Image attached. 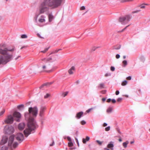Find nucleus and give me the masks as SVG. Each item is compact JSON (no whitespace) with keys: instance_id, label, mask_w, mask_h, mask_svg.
Returning a JSON list of instances; mask_svg holds the SVG:
<instances>
[{"instance_id":"obj_1","label":"nucleus","mask_w":150,"mask_h":150,"mask_svg":"<svg viewBox=\"0 0 150 150\" xmlns=\"http://www.w3.org/2000/svg\"><path fill=\"white\" fill-rule=\"evenodd\" d=\"M65 0H45L40 6L39 9L40 13H43L47 11L48 6L55 8L60 6Z\"/></svg>"},{"instance_id":"obj_2","label":"nucleus","mask_w":150,"mask_h":150,"mask_svg":"<svg viewBox=\"0 0 150 150\" xmlns=\"http://www.w3.org/2000/svg\"><path fill=\"white\" fill-rule=\"evenodd\" d=\"M9 50L6 48H0V64H5L9 60Z\"/></svg>"},{"instance_id":"obj_3","label":"nucleus","mask_w":150,"mask_h":150,"mask_svg":"<svg viewBox=\"0 0 150 150\" xmlns=\"http://www.w3.org/2000/svg\"><path fill=\"white\" fill-rule=\"evenodd\" d=\"M28 127V128L24 131V134L26 137H27L32 131L34 130L38 127L33 118L30 117L29 118Z\"/></svg>"},{"instance_id":"obj_4","label":"nucleus","mask_w":150,"mask_h":150,"mask_svg":"<svg viewBox=\"0 0 150 150\" xmlns=\"http://www.w3.org/2000/svg\"><path fill=\"white\" fill-rule=\"evenodd\" d=\"M28 111V113L25 114V115L26 117H29L30 115H31L33 117L37 116L38 112V109L37 107L29 108Z\"/></svg>"},{"instance_id":"obj_5","label":"nucleus","mask_w":150,"mask_h":150,"mask_svg":"<svg viewBox=\"0 0 150 150\" xmlns=\"http://www.w3.org/2000/svg\"><path fill=\"white\" fill-rule=\"evenodd\" d=\"M21 117V115L20 112L17 111L14 112L12 115H10V124L12 123L14 120L19 122Z\"/></svg>"},{"instance_id":"obj_6","label":"nucleus","mask_w":150,"mask_h":150,"mask_svg":"<svg viewBox=\"0 0 150 150\" xmlns=\"http://www.w3.org/2000/svg\"><path fill=\"white\" fill-rule=\"evenodd\" d=\"M14 137L15 136L13 134L10 135V150H13V149L11 148L12 146L14 149H15L18 145V144L15 141Z\"/></svg>"},{"instance_id":"obj_7","label":"nucleus","mask_w":150,"mask_h":150,"mask_svg":"<svg viewBox=\"0 0 150 150\" xmlns=\"http://www.w3.org/2000/svg\"><path fill=\"white\" fill-rule=\"evenodd\" d=\"M131 18L129 16L127 15L123 17H121L119 18V21L123 25L127 24L130 21Z\"/></svg>"},{"instance_id":"obj_8","label":"nucleus","mask_w":150,"mask_h":150,"mask_svg":"<svg viewBox=\"0 0 150 150\" xmlns=\"http://www.w3.org/2000/svg\"><path fill=\"white\" fill-rule=\"evenodd\" d=\"M16 138L19 143H21L24 139L23 135L21 133H18L16 135Z\"/></svg>"},{"instance_id":"obj_9","label":"nucleus","mask_w":150,"mask_h":150,"mask_svg":"<svg viewBox=\"0 0 150 150\" xmlns=\"http://www.w3.org/2000/svg\"><path fill=\"white\" fill-rule=\"evenodd\" d=\"M16 52L10 53V61L11 60H16L19 57H21L20 56H18L16 57H15Z\"/></svg>"},{"instance_id":"obj_10","label":"nucleus","mask_w":150,"mask_h":150,"mask_svg":"<svg viewBox=\"0 0 150 150\" xmlns=\"http://www.w3.org/2000/svg\"><path fill=\"white\" fill-rule=\"evenodd\" d=\"M8 137L5 136H4L2 138V139L0 142V144L1 145H4L7 143L8 141Z\"/></svg>"},{"instance_id":"obj_11","label":"nucleus","mask_w":150,"mask_h":150,"mask_svg":"<svg viewBox=\"0 0 150 150\" xmlns=\"http://www.w3.org/2000/svg\"><path fill=\"white\" fill-rule=\"evenodd\" d=\"M52 60L51 58H44L41 59V63L42 64H44Z\"/></svg>"},{"instance_id":"obj_12","label":"nucleus","mask_w":150,"mask_h":150,"mask_svg":"<svg viewBox=\"0 0 150 150\" xmlns=\"http://www.w3.org/2000/svg\"><path fill=\"white\" fill-rule=\"evenodd\" d=\"M4 133L5 134L9 135V125H7L5 126L4 130Z\"/></svg>"},{"instance_id":"obj_13","label":"nucleus","mask_w":150,"mask_h":150,"mask_svg":"<svg viewBox=\"0 0 150 150\" xmlns=\"http://www.w3.org/2000/svg\"><path fill=\"white\" fill-rule=\"evenodd\" d=\"M46 17L43 15H41L38 19V21L40 23H43L46 21Z\"/></svg>"},{"instance_id":"obj_14","label":"nucleus","mask_w":150,"mask_h":150,"mask_svg":"<svg viewBox=\"0 0 150 150\" xmlns=\"http://www.w3.org/2000/svg\"><path fill=\"white\" fill-rule=\"evenodd\" d=\"M45 107H41L39 112V115L40 117L42 116L44 111L46 110Z\"/></svg>"},{"instance_id":"obj_15","label":"nucleus","mask_w":150,"mask_h":150,"mask_svg":"<svg viewBox=\"0 0 150 150\" xmlns=\"http://www.w3.org/2000/svg\"><path fill=\"white\" fill-rule=\"evenodd\" d=\"M25 127V124L24 123H21L18 125V128L19 130H22L24 129Z\"/></svg>"},{"instance_id":"obj_16","label":"nucleus","mask_w":150,"mask_h":150,"mask_svg":"<svg viewBox=\"0 0 150 150\" xmlns=\"http://www.w3.org/2000/svg\"><path fill=\"white\" fill-rule=\"evenodd\" d=\"M75 71V67L72 66L68 70V72L69 74L71 75L73 74Z\"/></svg>"},{"instance_id":"obj_17","label":"nucleus","mask_w":150,"mask_h":150,"mask_svg":"<svg viewBox=\"0 0 150 150\" xmlns=\"http://www.w3.org/2000/svg\"><path fill=\"white\" fill-rule=\"evenodd\" d=\"M9 141H8V146H3L1 147H0V150H7L9 147Z\"/></svg>"},{"instance_id":"obj_18","label":"nucleus","mask_w":150,"mask_h":150,"mask_svg":"<svg viewBox=\"0 0 150 150\" xmlns=\"http://www.w3.org/2000/svg\"><path fill=\"white\" fill-rule=\"evenodd\" d=\"M9 116H8L7 118L4 120V122L3 123L4 124L9 125Z\"/></svg>"},{"instance_id":"obj_19","label":"nucleus","mask_w":150,"mask_h":150,"mask_svg":"<svg viewBox=\"0 0 150 150\" xmlns=\"http://www.w3.org/2000/svg\"><path fill=\"white\" fill-rule=\"evenodd\" d=\"M83 114V112H79L77 113L76 117L77 119H79Z\"/></svg>"},{"instance_id":"obj_20","label":"nucleus","mask_w":150,"mask_h":150,"mask_svg":"<svg viewBox=\"0 0 150 150\" xmlns=\"http://www.w3.org/2000/svg\"><path fill=\"white\" fill-rule=\"evenodd\" d=\"M16 49L15 46H12L10 48V53L16 52Z\"/></svg>"},{"instance_id":"obj_21","label":"nucleus","mask_w":150,"mask_h":150,"mask_svg":"<svg viewBox=\"0 0 150 150\" xmlns=\"http://www.w3.org/2000/svg\"><path fill=\"white\" fill-rule=\"evenodd\" d=\"M113 146L114 145L113 144V142H110V143L107 146L109 148H111V150L113 149Z\"/></svg>"},{"instance_id":"obj_22","label":"nucleus","mask_w":150,"mask_h":150,"mask_svg":"<svg viewBox=\"0 0 150 150\" xmlns=\"http://www.w3.org/2000/svg\"><path fill=\"white\" fill-rule=\"evenodd\" d=\"M42 69L43 71L47 72H50L51 71H47V66L46 64H44L42 66Z\"/></svg>"},{"instance_id":"obj_23","label":"nucleus","mask_w":150,"mask_h":150,"mask_svg":"<svg viewBox=\"0 0 150 150\" xmlns=\"http://www.w3.org/2000/svg\"><path fill=\"white\" fill-rule=\"evenodd\" d=\"M48 16L49 21L51 22L54 18V16L51 14H49Z\"/></svg>"},{"instance_id":"obj_24","label":"nucleus","mask_w":150,"mask_h":150,"mask_svg":"<svg viewBox=\"0 0 150 150\" xmlns=\"http://www.w3.org/2000/svg\"><path fill=\"white\" fill-rule=\"evenodd\" d=\"M90 138L88 136H86V139L84 138L83 139L82 142L84 144H85L86 141H88L89 140Z\"/></svg>"},{"instance_id":"obj_25","label":"nucleus","mask_w":150,"mask_h":150,"mask_svg":"<svg viewBox=\"0 0 150 150\" xmlns=\"http://www.w3.org/2000/svg\"><path fill=\"white\" fill-rule=\"evenodd\" d=\"M134 0H120L121 2L124 3L127 2H132Z\"/></svg>"},{"instance_id":"obj_26","label":"nucleus","mask_w":150,"mask_h":150,"mask_svg":"<svg viewBox=\"0 0 150 150\" xmlns=\"http://www.w3.org/2000/svg\"><path fill=\"white\" fill-rule=\"evenodd\" d=\"M129 143V142L128 141H126L125 142H124L123 143V146L125 148H126L127 147V144Z\"/></svg>"},{"instance_id":"obj_27","label":"nucleus","mask_w":150,"mask_h":150,"mask_svg":"<svg viewBox=\"0 0 150 150\" xmlns=\"http://www.w3.org/2000/svg\"><path fill=\"white\" fill-rule=\"evenodd\" d=\"M112 110V109L111 107L109 108L107 110L106 112L108 113L111 112Z\"/></svg>"},{"instance_id":"obj_28","label":"nucleus","mask_w":150,"mask_h":150,"mask_svg":"<svg viewBox=\"0 0 150 150\" xmlns=\"http://www.w3.org/2000/svg\"><path fill=\"white\" fill-rule=\"evenodd\" d=\"M104 84L103 83H101L98 86V87L102 88H104Z\"/></svg>"},{"instance_id":"obj_29","label":"nucleus","mask_w":150,"mask_h":150,"mask_svg":"<svg viewBox=\"0 0 150 150\" xmlns=\"http://www.w3.org/2000/svg\"><path fill=\"white\" fill-rule=\"evenodd\" d=\"M122 64H123V66L125 67L127 65V62L126 60H124L122 61Z\"/></svg>"},{"instance_id":"obj_30","label":"nucleus","mask_w":150,"mask_h":150,"mask_svg":"<svg viewBox=\"0 0 150 150\" xmlns=\"http://www.w3.org/2000/svg\"><path fill=\"white\" fill-rule=\"evenodd\" d=\"M127 83V81H124L122 82L121 83V85L122 86H124L126 85Z\"/></svg>"},{"instance_id":"obj_31","label":"nucleus","mask_w":150,"mask_h":150,"mask_svg":"<svg viewBox=\"0 0 150 150\" xmlns=\"http://www.w3.org/2000/svg\"><path fill=\"white\" fill-rule=\"evenodd\" d=\"M129 25L127 26H126L124 28H123V29H122L121 31H117V32L118 33H121V32H123V31H124L126 29V28L128 27L129 26Z\"/></svg>"},{"instance_id":"obj_32","label":"nucleus","mask_w":150,"mask_h":150,"mask_svg":"<svg viewBox=\"0 0 150 150\" xmlns=\"http://www.w3.org/2000/svg\"><path fill=\"white\" fill-rule=\"evenodd\" d=\"M24 106L23 105H19L17 106V108L19 109H20L21 108H23Z\"/></svg>"},{"instance_id":"obj_33","label":"nucleus","mask_w":150,"mask_h":150,"mask_svg":"<svg viewBox=\"0 0 150 150\" xmlns=\"http://www.w3.org/2000/svg\"><path fill=\"white\" fill-rule=\"evenodd\" d=\"M27 36L25 34L22 35L21 36L22 38H27Z\"/></svg>"},{"instance_id":"obj_34","label":"nucleus","mask_w":150,"mask_h":150,"mask_svg":"<svg viewBox=\"0 0 150 150\" xmlns=\"http://www.w3.org/2000/svg\"><path fill=\"white\" fill-rule=\"evenodd\" d=\"M68 146L69 147H71L73 146V144L71 142L68 143Z\"/></svg>"},{"instance_id":"obj_35","label":"nucleus","mask_w":150,"mask_h":150,"mask_svg":"<svg viewBox=\"0 0 150 150\" xmlns=\"http://www.w3.org/2000/svg\"><path fill=\"white\" fill-rule=\"evenodd\" d=\"M68 93V91L64 92L62 93V95L64 97H65L67 95Z\"/></svg>"},{"instance_id":"obj_36","label":"nucleus","mask_w":150,"mask_h":150,"mask_svg":"<svg viewBox=\"0 0 150 150\" xmlns=\"http://www.w3.org/2000/svg\"><path fill=\"white\" fill-rule=\"evenodd\" d=\"M14 131V129L13 127H10V132H11L12 133Z\"/></svg>"},{"instance_id":"obj_37","label":"nucleus","mask_w":150,"mask_h":150,"mask_svg":"<svg viewBox=\"0 0 150 150\" xmlns=\"http://www.w3.org/2000/svg\"><path fill=\"white\" fill-rule=\"evenodd\" d=\"M49 47H48V48H46L44 50L42 51H41V52L43 53H45L48 50Z\"/></svg>"},{"instance_id":"obj_38","label":"nucleus","mask_w":150,"mask_h":150,"mask_svg":"<svg viewBox=\"0 0 150 150\" xmlns=\"http://www.w3.org/2000/svg\"><path fill=\"white\" fill-rule=\"evenodd\" d=\"M139 7L141 8H145V5L144 4H142L139 6Z\"/></svg>"},{"instance_id":"obj_39","label":"nucleus","mask_w":150,"mask_h":150,"mask_svg":"<svg viewBox=\"0 0 150 150\" xmlns=\"http://www.w3.org/2000/svg\"><path fill=\"white\" fill-rule=\"evenodd\" d=\"M93 109V108H90V109H88V110H87L86 111V112L88 113L90 112Z\"/></svg>"},{"instance_id":"obj_40","label":"nucleus","mask_w":150,"mask_h":150,"mask_svg":"<svg viewBox=\"0 0 150 150\" xmlns=\"http://www.w3.org/2000/svg\"><path fill=\"white\" fill-rule=\"evenodd\" d=\"M110 129V126H108L107 127H106L105 129V131H109Z\"/></svg>"},{"instance_id":"obj_41","label":"nucleus","mask_w":150,"mask_h":150,"mask_svg":"<svg viewBox=\"0 0 150 150\" xmlns=\"http://www.w3.org/2000/svg\"><path fill=\"white\" fill-rule=\"evenodd\" d=\"M5 112V110H3L0 112V116L2 115Z\"/></svg>"},{"instance_id":"obj_42","label":"nucleus","mask_w":150,"mask_h":150,"mask_svg":"<svg viewBox=\"0 0 150 150\" xmlns=\"http://www.w3.org/2000/svg\"><path fill=\"white\" fill-rule=\"evenodd\" d=\"M96 142L100 145H101L103 143V142H100L99 140H96Z\"/></svg>"},{"instance_id":"obj_43","label":"nucleus","mask_w":150,"mask_h":150,"mask_svg":"<svg viewBox=\"0 0 150 150\" xmlns=\"http://www.w3.org/2000/svg\"><path fill=\"white\" fill-rule=\"evenodd\" d=\"M141 10H136V11H133L132 12V13H137L139 12Z\"/></svg>"},{"instance_id":"obj_44","label":"nucleus","mask_w":150,"mask_h":150,"mask_svg":"<svg viewBox=\"0 0 150 150\" xmlns=\"http://www.w3.org/2000/svg\"><path fill=\"white\" fill-rule=\"evenodd\" d=\"M110 70L111 71H114L115 70V68L114 67L112 66L110 67Z\"/></svg>"},{"instance_id":"obj_45","label":"nucleus","mask_w":150,"mask_h":150,"mask_svg":"<svg viewBox=\"0 0 150 150\" xmlns=\"http://www.w3.org/2000/svg\"><path fill=\"white\" fill-rule=\"evenodd\" d=\"M122 100V98H119L117 99V101L118 102H121Z\"/></svg>"},{"instance_id":"obj_46","label":"nucleus","mask_w":150,"mask_h":150,"mask_svg":"<svg viewBox=\"0 0 150 150\" xmlns=\"http://www.w3.org/2000/svg\"><path fill=\"white\" fill-rule=\"evenodd\" d=\"M86 122L83 120L81 121V124L82 125H84L86 124Z\"/></svg>"},{"instance_id":"obj_47","label":"nucleus","mask_w":150,"mask_h":150,"mask_svg":"<svg viewBox=\"0 0 150 150\" xmlns=\"http://www.w3.org/2000/svg\"><path fill=\"white\" fill-rule=\"evenodd\" d=\"M85 9V8L84 6H82L80 8V10H84Z\"/></svg>"},{"instance_id":"obj_48","label":"nucleus","mask_w":150,"mask_h":150,"mask_svg":"<svg viewBox=\"0 0 150 150\" xmlns=\"http://www.w3.org/2000/svg\"><path fill=\"white\" fill-rule=\"evenodd\" d=\"M67 138V139H68V140L69 142H71V138H70V137H68Z\"/></svg>"},{"instance_id":"obj_49","label":"nucleus","mask_w":150,"mask_h":150,"mask_svg":"<svg viewBox=\"0 0 150 150\" xmlns=\"http://www.w3.org/2000/svg\"><path fill=\"white\" fill-rule=\"evenodd\" d=\"M59 50H56L55 51H54V52H52L50 54H53V53H57L59 51Z\"/></svg>"},{"instance_id":"obj_50","label":"nucleus","mask_w":150,"mask_h":150,"mask_svg":"<svg viewBox=\"0 0 150 150\" xmlns=\"http://www.w3.org/2000/svg\"><path fill=\"white\" fill-rule=\"evenodd\" d=\"M49 96V95L48 94H47L46 96H44V98H47Z\"/></svg>"},{"instance_id":"obj_51","label":"nucleus","mask_w":150,"mask_h":150,"mask_svg":"<svg viewBox=\"0 0 150 150\" xmlns=\"http://www.w3.org/2000/svg\"><path fill=\"white\" fill-rule=\"evenodd\" d=\"M120 57V55L119 54H117L116 55V58L117 59H118Z\"/></svg>"},{"instance_id":"obj_52","label":"nucleus","mask_w":150,"mask_h":150,"mask_svg":"<svg viewBox=\"0 0 150 150\" xmlns=\"http://www.w3.org/2000/svg\"><path fill=\"white\" fill-rule=\"evenodd\" d=\"M131 79V77L130 76H129L127 77V79L128 80H130Z\"/></svg>"},{"instance_id":"obj_53","label":"nucleus","mask_w":150,"mask_h":150,"mask_svg":"<svg viewBox=\"0 0 150 150\" xmlns=\"http://www.w3.org/2000/svg\"><path fill=\"white\" fill-rule=\"evenodd\" d=\"M106 93V91H101V93H102V94H105Z\"/></svg>"},{"instance_id":"obj_54","label":"nucleus","mask_w":150,"mask_h":150,"mask_svg":"<svg viewBox=\"0 0 150 150\" xmlns=\"http://www.w3.org/2000/svg\"><path fill=\"white\" fill-rule=\"evenodd\" d=\"M119 93V92L118 91H117L115 92V94L116 95H118Z\"/></svg>"},{"instance_id":"obj_55","label":"nucleus","mask_w":150,"mask_h":150,"mask_svg":"<svg viewBox=\"0 0 150 150\" xmlns=\"http://www.w3.org/2000/svg\"><path fill=\"white\" fill-rule=\"evenodd\" d=\"M111 101L113 103H115L116 102V100L114 99H112Z\"/></svg>"},{"instance_id":"obj_56","label":"nucleus","mask_w":150,"mask_h":150,"mask_svg":"<svg viewBox=\"0 0 150 150\" xmlns=\"http://www.w3.org/2000/svg\"><path fill=\"white\" fill-rule=\"evenodd\" d=\"M28 47V46H24L23 47H21V49H22L23 48H25L27 47Z\"/></svg>"},{"instance_id":"obj_57","label":"nucleus","mask_w":150,"mask_h":150,"mask_svg":"<svg viewBox=\"0 0 150 150\" xmlns=\"http://www.w3.org/2000/svg\"><path fill=\"white\" fill-rule=\"evenodd\" d=\"M49 84V83H46L44 84H43V85H42L41 86V87H42V86H46V85H47V84Z\"/></svg>"},{"instance_id":"obj_58","label":"nucleus","mask_w":150,"mask_h":150,"mask_svg":"<svg viewBox=\"0 0 150 150\" xmlns=\"http://www.w3.org/2000/svg\"><path fill=\"white\" fill-rule=\"evenodd\" d=\"M54 144V141H53L52 144H50V146H53Z\"/></svg>"},{"instance_id":"obj_59","label":"nucleus","mask_w":150,"mask_h":150,"mask_svg":"<svg viewBox=\"0 0 150 150\" xmlns=\"http://www.w3.org/2000/svg\"><path fill=\"white\" fill-rule=\"evenodd\" d=\"M111 101V99L110 98L108 99L107 100V102L108 103L110 102Z\"/></svg>"},{"instance_id":"obj_60","label":"nucleus","mask_w":150,"mask_h":150,"mask_svg":"<svg viewBox=\"0 0 150 150\" xmlns=\"http://www.w3.org/2000/svg\"><path fill=\"white\" fill-rule=\"evenodd\" d=\"M38 36L40 37V38H44L42 37L40 35V34H37Z\"/></svg>"},{"instance_id":"obj_61","label":"nucleus","mask_w":150,"mask_h":150,"mask_svg":"<svg viewBox=\"0 0 150 150\" xmlns=\"http://www.w3.org/2000/svg\"><path fill=\"white\" fill-rule=\"evenodd\" d=\"M107 124L106 123H104L103 124V127H105L107 126Z\"/></svg>"},{"instance_id":"obj_62","label":"nucleus","mask_w":150,"mask_h":150,"mask_svg":"<svg viewBox=\"0 0 150 150\" xmlns=\"http://www.w3.org/2000/svg\"><path fill=\"white\" fill-rule=\"evenodd\" d=\"M102 100L103 101V102H104L105 101V100H106V98H102Z\"/></svg>"},{"instance_id":"obj_63","label":"nucleus","mask_w":150,"mask_h":150,"mask_svg":"<svg viewBox=\"0 0 150 150\" xmlns=\"http://www.w3.org/2000/svg\"><path fill=\"white\" fill-rule=\"evenodd\" d=\"M119 141L120 142H121L122 141V140L121 139H119Z\"/></svg>"},{"instance_id":"obj_64","label":"nucleus","mask_w":150,"mask_h":150,"mask_svg":"<svg viewBox=\"0 0 150 150\" xmlns=\"http://www.w3.org/2000/svg\"><path fill=\"white\" fill-rule=\"evenodd\" d=\"M76 143H79L77 139H76Z\"/></svg>"}]
</instances>
